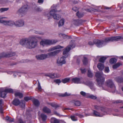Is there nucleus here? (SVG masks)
Instances as JSON below:
<instances>
[{"mask_svg":"<svg viewBox=\"0 0 123 123\" xmlns=\"http://www.w3.org/2000/svg\"><path fill=\"white\" fill-rule=\"evenodd\" d=\"M40 37L34 36L22 39L20 43L23 46L27 49H34L38 45V40L37 38H40Z\"/></svg>","mask_w":123,"mask_h":123,"instance_id":"f257e3e1","label":"nucleus"},{"mask_svg":"<svg viewBox=\"0 0 123 123\" xmlns=\"http://www.w3.org/2000/svg\"><path fill=\"white\" fill-rule=\"evenodd\" d=\"M123 39L122 37L118 36L112 37H111L107 38L105 39V41L100 40H95L93 42H89V44L90 45H93L94 44L98 47H100L103 46L105 45L106 43L110 41H118L119 39Z\"/></svg>","mask_w":123,"mask_h":123,"instance_id":"f03ea898","label":"nucleus"},{"mask_svg":"<svg viewBox=\"0 0 123 123\" xmlns=\"http://www.w3.org/2000/svg\"><path fill=\"white\" fill-rule=\"evenodd\" d=\"M95 76L97 78V85L99 87L102 86L105 81L106 75L103 74L102 72H98L96 73Z\"/></svg>","mask_w":123,"mask_h":123,"instance_id":"7ed1b4c3","label":"nucleus"},{"mask_svg":"<svg viewBox=\"0 0 123 123\" xmlns=\"http://www.w3.org/2000/svg\"><path fill=\"white\" fill-rule=\"evenodd\" d=\"M59 12V11H57L55 9L51 10L49 13L46 16L48 19H50L51 18V17H52L55 19L57 20L61 18V16L57 14L56 13L57 12Z\"/></svg>","mask_w":123,"mask_h":123,"instance_id":"20e7f679","label":"nucleus"},{"mask_svg":"<svg viewBox=\"0 0 123 123\" xmlns=\"http://www.w3.org/2000/svg\"><path fill=\"white\" fill-rule=\"evenodd\" d=\"M57 42L56 40H44L40 42V44L43 47L54 44Z\"/></svg>","mask_w":123,"mask_h":123,"instance_id":"39448f33","label":"nucleus"},{"mask_svg":"<svg viewBox=\"0 0 123 123\" xmlns=\"http://www.w3.org/2000/svg\"><path fill=\"white\" fill-rule=\"evenodd\" d=\"M28 10V6L25 5L22 6L18 11V12L22 16L25 15Z\"/></svg>","mask_w":123,"mask_h":123,"instance_id":"423d86ee","label":"nucleus"},{"mask_svg":"<svg viewBox=\"0 0 123 123\" xmlns=\"http://www.w3.org/2000/svg\"><path fill=\"white\" fill-rule=\"evenodd\" d=\"M106 85L108 87L111 88L114 91L116 90V87L112 80L111 79L107 80L106 81Z\"/></svg>","mask_w":123,"mask_h":123,"instance_id":"0eeeda50","label":"nucleus"},{"mask_svg":"<svg viewBox=\"0 0 123 123\" xmlns=\"http://www.w3.org/2000/svg\"><path fill=\"white\" fill-rule=\"evenodd\" d=\"M16 53L13 52H10L7 53H2L0 54V58L4 57H9L15 55Z\"/></svg>","mask_w":123,"mask_h":123,"instance_id":"6e6552de","label":"nucleus"},{"mask_svg":"<svg viewBox=\"0 0 123 123\" xmlns=\"http://www.w3.org/2000/svg\"><path fill=\"white\" fill-rule=\"evenodd\" d=\"M68 55L64 56L58 58L57 60V63L59 66H62L63 64L66 63L65 58Z\"/></svg>","mask_w":123,"mask_h":123,"instance_id":"1a4fd4ad","label":"nucleus"},{"mask_svg":"<svg viewBox=\"0 0 123 123\" xmlns=\"http://www.w3.org/2000/svg\"><path fill=\"white\" fill-rule=\"evenodd\" d=\"M71 44L67 46L66 48L64 50L63 52V54L65 55L67 54L70 50L72 48H73L75 47V45L74 44L72 43V42H70Z\"/></svg>","mask_w":123,"mask_h":123,"instance_id":"9d476101","label":"nucleus"},{"mask_svg":"<svg viewBox=\"0 0 123 123\" xmlns=\"http://www.w3.org/2000/svg\"><path fill=\"white\" fill-rule=\"evenodd\" d=\"M3 24L7 26H12L15 25V22L11 20L6 21L3 20Z\"/></svg>","mask_w":123,"mask_h":123,"instance_id":"9b49d317","label":"nucleus"},{"mask_svg":"<svg viewBox=\"0 0 123 123\" xmlns=\"http://www.w3.org/2000/svg\"><path fill=\"white\" fill-rule=\"evenodd\" d=\"M48 57H49V56H48V54H42L36 56V58L38 60H44Z\"/></svg>","mask_w":123,"mask_h":123,"instance_id":"f8f14e48","label":"nucleus"},{"mask_svg":"<svg viewBox=\"0 0 123 123\" xmlns=\"http://www.w3.org/2000/svg\"><path fill=\"white\" fill-rule=\"evenodd\" d=\"M24 24V21L21 20H19L16 21L15 22V25L18 27H21Z\"/></svg>","mask_w":123,"mask_h":123,"instance_id":"ddd939ff","label":"nucleus"},{"mask_svg":"<svg viewBox=\"0 0 123 123\" xmlns=\"http://www.w3.org/2000/svg\"><path fill=\"white\" fill-rule=\"evenodd\" d=\"M61 51V50H58L49 52L48 54V56H49H49H53L56 55L60 52Z\"/></svg>","mask_w":123,"mask_h":123,"instance_id":"4468645a","label":"nucleus"},{"mask_svg":"<svg viewBox=\"0 0 123 123\" xmlns=\"http://www.w3.org/2000/svg\"><path fill=\"white\" fill-rule=\"evenodd\" d=\"M46 75L50 78L53 79L59 77L58 74L57 73L49 74H47Z\"/></svg>","mask_w":123,"mask_h":123,"instance_id":"2eb2a0df","label":"nucleus"},{"mask_svg":"<svg viewBox=\"0 0 123 123\" xmlns=\"http://www.w3.org/2000/svg\"><path fill=\"white\" fill-rule=\"evenodd\" d=\"M63 48V47L58 45L53 47L50 48L49 49V51H52L56 49H62Z\"/></svg>","mask_w":123,"mask_h":123,"instance_id":"dca6fc26","label":"nucleus"},{"mask_svg":"<svg viewBox=\"0 0 123 123\" xmlns=\"http://www.w3.org/2000/svg\"><path fill=\"white\" fill-rule=\"evenodd\" d=\"M72 81L74 83L80 84L82 83L80 78H73L72 79Z\"/></svg>","mask_w":123,"mask_h":123,"instance_id":"f3484780","label":"nucleus"},{"mask_svg":"<svg viewBox=\"0 0 123 123\" xmlns=\"http://www.w3.org/2000/svg\"><path fill=\"white\" fill-rule=\"evenodd\" d=\"M82 20H75L73 22V23L76 26H79L82 24Z\"/></svg>","mask_w":123,"mask_h":123,"instance_id":"a211bd4d","label":"nucleus"},{"mask_svg":"<svg viewBox=\"0 0 123 123\" xmlns=\"http://www.w3.org/2000/svg\"><path fill=\"white\" fill-rule=\"evenodd\" d=\"M83 83L88 86H89L91 89H92L93 88V84L92 82L88 81L86 82H83Z\"/></svg>","mask_w":123,"mask_h":123,"instance_id":"6ab92c4d","label":"nucleus"},{"mask_svg":"<svg viewBox=\"0 0 123 123\" xmlns=\"http://www.w3.org/2000/svg\"><path fill=\"white\" fill-rule=\"evenodd\" d=\"M12 104L18 106L20 104V102L18 99L16 98L13 101Z\"/></svg>","mask_w":123,"mask_h":123,"instance_id":"aec40b11","label":"nucleus"},{"mask_svg":"<svg viewBox=\"0 0 123 123\" xmlns=\"http://www.w3.org/2000/svg\"><path fill=\"white\" fill-rule=\"evenodd\" d=\"M122 65V63L120 62H118L116 64L113 65L112 68L114 69H116L119 67L120 66Z\"/></svg>","mask_w":123,"mask_h":123,"instance_id":"412c9836","label":"nucleus"},{"mask_svg":"<svg viewBox=\"0 0 123 123\" xmlns=\"http://www.w3.org/2000/svg\"><path fill=\"white\" fill-rule=\"evenodd\" d=\"M6 94L5 90L3 91H0V96L1 97L4 98L6 97Z\"/></svg>","mask_w":123,"mask_h":123,"instance_id":"4be33fe9","label":"nucleus"},{"mask_svg":"<svg viewBox=\"0 0 123 123\" xmlns=\"http://www.w3.org/2000/svg\"><path fill=\"white\" fill-rule=\"evenodd\" d=\"M97 67L100 71H102L104 69V66L103 64L99 63L97 65Z\"/></svg>","mask_w":123,"mask_h":123,"instance_id":"5701e85b","label":"nucleus"},{"mask_svg":"<svg viewBox=\"0 0 123 123\" xmlns=\"http://www.w3.org/2000/svg\"><path fill=\"white\" fill-rule=\"evenodd\" d=\"M51 123H59V121L58 119L54 117L52 118L51 119Z\"/></svg>","mask_w":123,"mask_h":123,"instance_id":"b1692460","label":"nucleus"},{"mask_svg":"<svg viewBox=\"0 0 123 123\" xmlns=\"http://www.w3.org/2000/svg\"><path fill=\"white\" fill-rule=\"evenodd\" d=\"M32 102L34 105L37 106H38L40 105L39 101L36 99H34L32 100Z\"/></svg>","mask_w":123,"mask_h":123,"instance_id":"393cba45","label":"nucleus"},{"mask_svg":"<svg viewBox=\"0 0 123 123\" xmlns=\"http://www.w3.org/2000/svg\"><path fill=\"white\" fill-rule=\"evenodd\" d=\"M115 80L116 81L118 82H123V78L120 77H117L115 78Z\"/></svg>","mask_w":123,"mask_h":123,"instance_id":"a878e982","label":"nucleus"},{"mask_svg":"<svg viewBox=\"0 0 123 123\" xmlns=\"http://www.w3.org/2000/svg\"><path fill=\"white\" fill-rule=\"evenodd\" d=\"M43 111L46 113H49L51 112L50 110L46 107H45L43 108Z\"/></svg>","mask_w":123,"mask_h":123,"instance_id":"bb28decb","label":"nucleus"},{"mask_svg":"<svg viewBox=\"0 0 123 123\" xmlns=\"http://www.w3.org/2000/svg\"><path fill=\"white\" fill-rule=\"evenodd\" d=\"M64 19L63 18H62L60 20L58 23L59 27H60L63 25L64 24Z\"/></svg>","mask_w":123,"mask_h":123,"instance_id":"cd10ccee","label":"nucleus"},{"mask_svg":"<svg viewBox=\"0 0 123 123\" xmlns=\"http://www.w3.org/2000/svg\"><path fill=\"white\" fill-rule=\"evenodd\" d=\"M73 103L75 105L77 106H80L81 104V102L78 100L74 101Z\"/></svg>","mask_w":123,"mask_h":123,"instance_id":"c85d7f7f","label":"nucleus"},{"mask_svg":"<svg viewBox=\"0 0 123 123\" xmlns=\"http://www.w3.org/2000/svg\"><path fill=\"white\" fill-rule=\"evenodd\" d=\"M93 114L94 116L96 117H102L104 115L103 114H100L99 112L95 111H93Z\"/></svg>","mask_w":123,"mask_h":123,"instance_id":"c756f323","label":"nucleus"},{"mask_svg":"<svg viewBox=\"0 0 123 123\" xmlns=\"http://www.w3.org/2000/svg\"><path fill=\"white\" fill-rule=\"evenodd\" d=\"M8 0H0V4L5 5L8 2Z\"/></svg>","mask_w":123,"mask_h":123,"instance_id":"7c9ffc66","label":"nucleus"},{"mask_svg":"<svg viewBox=\"0 0 123 123\" xmlns=\"http://www.w3.org/2000/svg\"><path fill=\"white\" fill-rule=\"evenodd\" d=\"M117 62V60L115 58H111L109 61V62L111 64H113Z\"/></svg>","mask_w":123,"mask_h":123,"instance_id":"2f4dec72","label":"nucleus"},{"mask_svg":"<svg viewBox=\"0 0 123 123\" xmlns=\"http://www.w3.org/2000/svg\"><path fill=\"white\" fill-rule=\"evenodd\" d=\"M15 96H18L19 97L21 98L23 97V95L22 94L19 92H16L15 93Z\"/></svg>","mask_w":123,"mask_h":123,"instance_id":"473e14b6","label":"nucleus"},{"mask_svg":"<svg viewBox=\"0 0 123 123\" xmlns=\"http://www.w3.org/2000/svg\"><path fill=\"white\" fill-rule=\"evenodd\" d=\"M5 91L7 93H13V90L11 88H7L5 90Z\"/></svg>","mask_w":123,"mask_h":123,"instance_id":"72a5a7b5","label":"nucleus"},{"mask_svg":"<svg viewBox=\"0 0 123 123\" xmlns=\"http://www.w3.org/2000/svg\"><path fill=\"white\" fill-rule=\"evenodd\" d=\"M9 9V8H0V12L2 13L5 11H6L8 10Z\"/></svg>","mask_w":123,"mask_h":123,"instance_id":"f704fd0d","label":"nucleus"},{"mask_svg":"<svg viewBox=\"0 0 123 123\" xmlns=\"http://www.w3.org/2000/svg\"><path fill=\"white\" fill-rule=\"evenodd\" d=\"M70 79L69 78H66L62 79V81L63 83H65L69 81Z\"/></svg>","mask_w":123,"mask_h":123,"instance_id":"c9c22d12","label":"nucleus"},{"mask_svg":"<svg viewBox=\"0 0 123 123\" xmlns=\"http://www.w3.org/2000/svg\"><path fill=\"white\" fill-rule=\"evenodd\" d=\"M87 75L88 77L90 78L92 77L93 76L92 73L90 69H89L88 70Z\"/></svg>","mask_w":123,"mask_h":123,"instance_id":"e433bc0d","label":"nucleus"},{"mask_svg":"<svg viewBox=\"0 0 123 123\" xmlns=\"http://www.w3.org/2000/svg\"><path fill=\"white\" fill-rule=\"evenodd\" d=\"M6 119L7 122H12L13 121V119L10 118L7 116L6 117Z\"/></svg>","mask_w":123,"mask_h":123,"instance_id":"4c0bfd02","label":"nucleus"},{"mask_svg":"<svg viewBox=\"0 0 123 123\" xmlns=\"http://www.w3.org/2000/svg\"><path fill=\"white\" fill-rule=\"evenodd\" d=\"M76 15L79 18L82 17L84 15L83 13H80L79 11L77 13Z\"/></svg>","mask_w":123,"mask_h":123,"instance_id":"58836bf2","label":"nucleus"},{"mask_svg":"<svg viewBox=\"0 0 123 123\" xmlns=\"http://www.w3.org/2000/svg\"><path fill=\"white\" fill-rule=\"evenodd\" d=\"M41 117L42 118L43 121H45L47 118L46 116L43 114H42L41 115Z\"/></svg>","mask_w":123,"mask_h":123,"instance_id":"ea45409f","label":"nucleus"},{"mask_svg":"<svg viewBox=\"0 0 123 123\" xmlns=\"http://www.w3.org/2000/svg\"><path fill=\"white\" fill-rule=\"evenodd\" d=\"M106 59V57H102L100 59L99 61L100 62L103 63L104 62Z\"/></svg>","mask_w":123,"mask_h":123,"instance_id":"a19ab883","label":"nucleus"},{"mask_svg":"<svg viewBox=\"0 0 123 123\" xmlns=\"http://www.w3.org/2000/svg\"><path fill=\"white\" fill-rule=\"evenodd\" d=\"M80 94L83 96H86V97L89 95V93H86V92L83 91H81L80 92Z\"/></svg>","mask_w":123,"mask_h":123,"instance_id":"79ce46f5","label":"nucleus"},{"mask_svg":"<svg viewBox=\"0 0 123 123\" xmlns=\"http://www.w3.org/2000/svg\"><path fill=\"white\" fill-rule=\"evenodd\" d=\"M86 97L90 98L93 99H95L97 98V97L96 96L93 95H90V94H89V95H88V96H87Z\"/></svg>","mask_w":123,"mask_h":123,"instance_id":"37998d69","label":"nucleus"},{"mask_svg":"<svg viewBox=\"0 0 123 123\" xmlns=\"http://www.w3.org/2000/svg\"><path fill=\"white\" fill-rule=\"evenodd\" d=\"M21 102L22 103H20V105L22 108H24L25 106V102L23 100H21Z\"/></svg>","mask_w":123,"mask_h":123,"instance_id":"c03bdc74","label":"nucleus"},{"mask_svg":"<svg viewBox=\"0 0 123 123\" xmlns=\"http://www.w3.org/2000/svg\"><path fill=\"white\" fill-rule=\"evenodd\" d=\"M62 35L63 38L65 39H68L71 38V37L68 36L64 34H62Z\"/></svg>","mask_w":123,"mask_h":123,"instance_id":"a18cd8bd","label":"nucleus"},{"mask_svg":"<svg viewBox=\"0 0 123 123\" xmlns=\"http://www.w3.org/2000/svg\"><path fill=\"white\" fill-rule=\"evenodd\" d=\"M70 118L73 121H75L77 120V118L74 115L71 116L70 117Z\"/></svg>","mask_w":123,"mask_h":123,"instance_id":"49530a36","label":"nucleus"},{"mask_svg":"<svg viewBox=\"0 0 123 123\" xmlns=\"http://www.w3.org/2000/svg\"><path fill=\"white\" fill-rule=\"evenodd\" d=\"M50 105L52 107L55 108V109L59 107V105L54 103H51V104Z\"/></svg>","mask_w":123,"mask_h":123,"instance_id":"de8ad7c7","label":"nucleus"},{"mask_svg":"<svg viewBox=\"0 0 123 123\" xmlns=\"http://www.w3.org/2000/svg\"><path fill=\"white\" fill-rule=\"evenodd\" d=\"M83 63L84 64L86 65L87 62V58L85 57H84V59L83 61Z\"/></svg>","mask_w":123,"mask_h":123,"instance_id":"09e8293b","label":"nucleus"},{"mask_svg":"<svg viewBox=\"0 0 123 123\" xmlns=\"http://www.w3.org/2000/svg\"><path fill=\"white\" fill-rule=\"evenodd\" d=\"M36 11L37 12H40L42 10V9L41 8L37 7H36L35 8Z\"/></svg>","mask_w":123,"mask_h":123,"instance_id":"8fccbe9b","label":"nucleus"},{"mask_svg":"<svg viewBox=\"0 0 123 123\" xmlns=\"http://www.w3.org/2000/svg\"><path fill=\"white\" fill-rule=\"evenodd\" d=\"M54 82L56 84H58V85L61 82V80L59 79H55L54 80Z\"/></svg>","mask_w":123,"mask_h":123,"instance_id":"3c124183","label":"nucleus"},{"mask_svg":"<svg viewBox=\"0 0 123 123\" xmlns=\"http://www.w3.org/2000/svg\"><path fill=\"white\" fill-rule=\"evenodd\" d=\"M70 95V94L68 93L67 92H66L62 94L61 96L62 97H64L65 96H67Z\"/></svg>","mask_w":123,"mask_h":123,"instance_id":"603ef678","label":"nucleus"},{"mask_svg":"<svg viewBox=\"0 0 123 123\" xmlns=\"http://www.w3.org/2000/svg\"><path fill=\"white\" fill-rule=\"evenodd\" d=\"M89 11L90 12H91L92 11L96 12L98 11V10L97 9H95L93 8H90V10Z\"/></svg>","mask_w":123,"mask_h":123,"instance_id":"864d4df0","label":"nucleus"},{"mask_svg":"<svg viewBox=\"0 0 123 123\" xmlns=\"http://www.w3.org/2000/svg\"><path fill=\"white\" fill-rule=\"evenodd\" d=\"M74 115L75 116H78L80 118H82L84 117L83 115L78 113H76Z\"/></svg>","mask_w":123,"mask_h":123,"instance_id":"5fc2aeb1","label":"nucleus"},{"mask_svg":"<svg viewBox=\"0 0 123 123\" xmlns=\"http://www.w3.org/2000/svg\"><path fill=\"white\" fill-rule=\"evenodd\" d=\"M38 90H39L40 91H41V90L42 88L41 87V86L39 82V81H38Z\"/></svg>","mask_w":123,"mask_h":123,"instance_id":"6e6d98bb","label":"nucleus"},{"mask_svg":"<svg viewBox=\"0 0 123 123\" xmlns=\"http://www.w3.org/2000/svg\"><path fill=\"white\" fill-rule=\"evenodd\" d=\"M24 99L26 101H27L28 100H30L31 98L29 97H24Z\"/></svg>","mask_w":123,"mask_h":123,"instance_id":"4d7b16f0","label":"nucleus"},{"mask_svg":"<svg viewBox=\"0 0 123 123\" xmlns=\"http://www.w3.org/2000/svg\"><path fill=\"white\" fill-rule=\"evenodd\" d=\"M94 108L95 109L97 110H101L102 107H101L97 105L95 106H94Z\"/></svg>","mask_w":123,"mask_h":123,"instance_id":"13d9d810","label":"nucleus"},{"mask_svg":"<svg viewBox=\"0 0 123 123\" xmlns=\"http://www.w3.org/2000/svg\"><path fill=\"white\" fill-rule=\"evenodd\" d=\"M105 72L108 73L110 71L109 67H106L105 68Z\"/></svg>","mask_w":123,"mask_h":123,"instance_id":"bf43d9fd","label":"nucleus"},{"mask_svg":"<svg viewBox=\"0 0 123 123\" xmlns=\"http://www.w3.org/2000/svg\"><path fill=\"white\" fill-rule=\"evenodd\" d=\"M80 70L81 71V72L82 74H84L86 72V69L84 68L83 69H80Z\"/></svg>","mask_w":123,"mask_h":123,"instance_id":"052dcab7","label":"nucleus"},{"mask_svg":"<svg viewBox=\"0 0 123 123\" xmlns=\"http://www.w3.org/2000/svg\"><path fill=\"white\" fill-rule=\"evenodd\" d=\"M35 33L36 34H39L41 35H43V33L37 31H35Z\"/></svg>","mask_w":123,"mask_h":123,"instance_id":"680f3d73","label":"nucleus"},{"mask_svg":"<svg viewBox=\"0 0 123 123\" xmlns=\"http://www.w3.org/2000/svg\"><path fill=\"white\" fill-rule=\"evenodd\" d=\"M0 112L1 113H3L2 107L1 105H0Z\"/></svg>","mask_w":123,"mask_h":123,"instance_id":"e2e57ef3","label":"nucleus"},{"mask_svg":"<svg viewBox=\"0 0 123 123\" xmlns=\"http://www.w3.org/2000/svg\"><path fill=\"white\" fill-rule=\"evenodd\" d=\"M43 2V0H38V3H42Z\"/></svg>","mask_w":123,"mask_h":123,"instance_id":"0e129e2a","label":"nucleus"},{"mask_svg":"<svg viewBox=\"0 0 123 123\" xmlns=\"http://www.w3.org/2000/svg\"><path fill=\"white\" fill-rule=\"evenodd\" d=\"M3 18H4V17H1L0 16V23H3V20H1V19H3Z\"/></svg>","mask_w":123,"mask_h":123,"instance_id":"69168bd1","label":"nucleus"},{"mask_svg":"<svg viewBox=\"0 0 123 123\" xmlns=\"http://www.w3.org/2000/svg\"><path fill=\"white\" fill-rule=\"evenodd\" d=\"M122 101L120 100H117L116 101V103H121Z\"/></svg>","mask_w":123,"mask_h":123,"instance_id":"338daca9","label":"nucleus"},{"mask_svg":"<svg viewBox=\"0 0 123 123\" xmlns=\"http://www.w3.org/2000/svg\"><path fill=\"white\" fill-rule=\"evenodd\" d=\"M72 9L75 12H76L77 10V9L76 7H74L72 8Z\"/></svg>","mask_w":123,"mask_h":123,"instance_id":"774afa93","label":"nucleus"}]
</instances>
